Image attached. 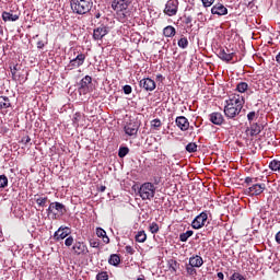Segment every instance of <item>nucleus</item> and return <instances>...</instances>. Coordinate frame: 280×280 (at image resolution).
<instances>
[{"mask_svg":"<svg viewBox=\"0 0 280 280\" xmlns=\"http://www.w3.org/2000/svg\"><path fill=\"white\" fill-rule=\"evenodd\" d=\"M141 89H144V91H154L156 89V82L150 78H144L140 81Z\"/></svg>","mask_w":280,"mask_h":280,"instance_id":"14","label":"nucleus"},{"mask_svg":"<svg viewBox=\"0 0 280 280\" xmlns=\"http://www.w3.org/2000/svg\"><path fill=\"white\" fill-rule=\"evenodd\" d=\"M192 19L191 16H187L185 20L186 25H189V23H191Z\"/></svg>","mask_w":280,"mask_h":280,"instance_id":"54","label":"nucleus"},{"mask_svg":"<svg viewBox=\"0 0 280 280\" xmlns=\"http://www.w3.org/2000/svg\"><path fill=\"white\" fill-rule=\"evenodd\" d=\"M12 103H10V98L8 96H0V109L10 108Z\"/></svg>","mask_w":280,"mask_h":280,"instance_id":"25","label":"nucleus"},{"mask_svg":"<svg viewBox=\"0 0 280 280\" xmlns=\"http://www.w3.org/2000/svg\"><path fill=\"white\" fill-rule=\"evenodd\" d=\"M244 104H246L244 96L235 93L231 94L229 96V100L225 101V106H224L225 117H228V119H235V117H240V114L242 113V108H244Z\"/></svg>","mask_w":280,"mask_h":280,"instance_id":"1","label":"nucleus"},{"mask_svg":"<svg viewBox=\"0 0 280 280\" xmlns=\"http://www.w3.org/2000/svg\"><path fill=\"white\" fill-rule=\"evenodd\" d=\"M178 13V0H168L166 2L164 14L167 16H176Z\"/></svg>","mask_w":280,"mask_h":280,"instance_id":"4","label":"nucleus"},{"mask_svg":"<svg viewBox=\"0 0 280 280\" xmlns=\"http://www.w3.org/2000/svg\"><path fill=\"white\" fill-rule=\"evenodd\" d=\"M68 235H71V229L59 228L58 231L55 232L54 237L57 242H60V240H65Z\"/></svg>","mask_w":280,"mask_h":280,"instance_id":"16","label":"nucleus"},{"mask_svg":"<svg viewBox=\"0 0 280 280\" xmlns=\"http://www.w3.org/2000/svg\"><path fill=\"white\" fill-rule=\"evenodd\" d=\"M235 56V51L224 48L219 51V58L223 60L224 62H231L233 60V57Z\"/></svg>","mask_w":280,"mask_h":280,"instance_id":"13","label":"nucleus"},{"mask_svg":"<svg viewBox=\"0 0 280 280\" xmlns=\"http://www.w3.org/2000/svg\"><path fill=\"white\" fill-rule=\"evenodd\" d=\"M16 71H18L16 66H14V67L11 69L12 75H16Z\"/></svg>","mask_w":280,"mask_h":280,"instance_id":"57","label":"nucleus"},{"mask_svg":"<svg viewBox=\"0 0 280 280\" xmlns=\"http://www.w3.org/2000/svg\"><path fill=\"white\" fill-rule=\"evenodd\" d=\"M70 5L74 14H89L93 8V0H71Z\"/></svg>","mask_w":280,"mask_h":280,"instance_id":"2","label":"nucleus"},{"mask_svg":"<svg viewBox=\"0 0 280 280\" xmlns=\"http://www.w3.org/2000/svg\"><path fill=\"white\" fill-rule=\"evenodd\" d=\"M175 124L183 132L189 130V120L185 116L177 117Z\"/></svg>","mask_w":280,"mask_h":280,"instance_id":"18","label":"nucleus"},{"mask_svg":"<svg viewBox=\"0 0 280 280\" xmlns=\"http://www.w3.org/2000/svg\"><path fill=\"white\" fill-rule=\"evenodd\" d=\"M86 60V55L79 54L74 59H71L68 67L70 69H78V67H82L84 65V61Z\"/></svg>","mask_w":280,"mask_h":280,"instance_id":"9","label":"nucleus"},{"mask_svg":"<svg viewBox=\"0 0 280 280\" xmlns=\"http://www.w3.org/2000/svg\"><path fill=\"white\" fill-rule=\"evenodd\" d=\"M261 130H264V126L259 125V124H253L250 126V137H257V135H259L261 132Z\"/></svg>","mask_w":280,"mask_h":280,"instance_id":"21","label":"nucleus"},{"mask_svg":"<svg viewBox=\"0 0 280 280\" xmlns=\"http://www.w3.org/2000/svg\"><path fill=\"white\" fill-rule=\"evenodd\" d=\"M178 47H180V49H187V47H189V40L187 39V37H182L178 42H177Z\"/></svg>","mask_w":280,"mask_h":280,"instance_id":"30","label":"nucleus"},{"mask_svg":"<svg viewBox=\"0 0 280 280\" xmlns=\"http://www.w3.org/2000/svg\"><path fill=\"white\" fill-rule=\"evenodd\" d=\"M140 125L137 121H130L128 122L124 130L125 133L128 135V137H137V133L139 132Z\"/></svg>","mask_w":280,"mask_h":280,"instance_id":"6","label":"nucleus"},{"mask_svg":"<svg viewBox=\"0 0 280 280\" xmlns=\"http://www.w3.org/2000/svg\"><path fill=\"white\" fill-rule=\"evenodd\" d=\"M255 183H257V178H253V177H246L245 178V184L246 185H255Z\"/></svg>","mask_w":280,"mask_h":280,"instance_id":"44","label":"nucleus"},{"mask_svg":"<svg viewBox=\"0 0 280 280\" xmlns=\"http://www.w3.org/2000/svg\"><path fill=\"white\" fill-rule=\"evenodd\" d=\"M276 242L280 244V231L276 234Z\"/></svg>","mask_w":280,"mask_h":280,"instance_id":"55","label":"nucleus"},{"mask_svg":"<svg viewBox=\"0 0 280 280\" xmlns=\"http://www.w3.org/2000/svg\"><path fill=\"white\" fill-rule=\"evenodd\" d=\"M97 280H108V273L106 272H101L96 276Z\"/></svg>","mask_w":280,"mask_h":280,"instance_id":"45","label":"nucleus"},{"mask_svg":"<svg viewBox=\"0 0 280 280\" xmlns=\"http://www.w3.org/2000/svg\"><path fill=\"white\" fill-rule=\"evenodd\" d=\"M50 209H54V211H56L55 213H60L61 215H65V213H67V209H65V205L58 201L51 202Z\"/></svg>","mask_w":280,"mask_h":280,"instance_id":"19","label":"nucleus"},{"mask_svg":"<svg viewBox=\"0 0 280 280\" xmlns=\"http://www.w3.org/2000/svg\"><path fill=\"white\" fill-rule=\"evenodd\" d=\"M30 141H32V138H30V136H26L22 139V143H25V144L30 143Z\"/></svg>","mask_w":280,"mask_h":280,"instance_id":"52","label":"nucleus"},{"mask_svg":"<svg viewBox=\"0 0 280 280\" xmlns=\"http://www.w3.org/2000/svg\"><path fill=\"white\" fill-rule=\"evenodd\" d=\"M186 150L189 153L198 152V144H196L195 142H190L186 145Z\"/></svg>","mask_w":280,"mask_h":280,"instance_id":"33","label":"nucleus"},{"mask_svg":"<svg viewBox=\"0 0 280 280\" xmlns=\"http://www.w3.org/2000/svg\"><path fill=\"white\" fill-rule=\"evenodd\" d=\"M186 272H187L188 275H190V276H194V275H196V269H195V267H192L191 265H189V266L186 267Z\"/></svg>","mask_w":280,"mask_h":280,"instance_id":"43","label":"nucleus"},{"mask_svg":"<svg viewBox=\"0 0 280 280\" xmlns=\"http://www.w3.org/2000/svg\"><path fill=\"white\" fill-rule=\"evenodd\" d=\"M96 235L97 237L103 238L104 244H108L110 242V238H108V236L106 235V231L102 228L96 229Z\"/></svg>","mask_w":280,"mask_h":280,"instance_id":"23","label":"nucleus"},{"mask_svg":"<svg viewBox=\"0 0 280 280\" xmlns=\"http://www.w3.org/2000/svg\"><path fill=\"white\" fill-rule=\"evenodd\" d=\"M90 246L92 248H100V241H90Z\"/></svg>","mask_w":280,"mask_h":280,"instance_id":"50","label":"nucleus"},{"mask_svg":"<svg viewBox=\"0 0 280 280\" xmlns=\"http://www.w3.org/2000/svg\"><path fill=\"white\" fill-rule=\"evenodd\" d=\"M247 194L249 196H260V194H264L266 191V184H253L246 189Z\"/></svg>","mask_w":280,"mask_h":280,"instance_id":"5","label":"nucleus"},{"mask_svg":"<svg viewBox=\"0 0 280 280\" xmlns=\"http://www.w3.org/2000/svg\"><path fill=\"white\" fill-rule=\"evenodd\" d=\"M37 47L38 49H43L45 47V44H43V42H38Z\"/></svg>","mask_w":280,"mask_h":280,"instance_id":"56","label":"nucleus"},{"mask_svg":"<svg viewBox=\"0 0 280 280\" xmlns=\"http://www.w3.org/2000/svg\"><path fill=\"white\" fill-rule=\"evenodd\" d=\"M156 78H163V75L162 74H158Z\"/></svg>","mask_w":280,"mask_h":280,"instance_id":"61","label":"nucleus"},{"mask_svg":"<svg viewBox=\"0 0 280 280\" xmlns=\"http://www.w3.org/2000/svg\"><path fill=\"white\" fill-rule=\"evenodd\" d=\"M138 194L142 200H152L156 194V187L154 184L147 182L140 186Z\"/></svg>","mask_w":280,"mask_h":280,"instance_id":"3","label":"nucleus"},{"mask_svg":"<svg viewBox=\"0 0 280 280\" xmlns=\"http://www.w3.org/2000/svg\"><path fill=\"white\" fill-rule=\"evenodd\" d=\"M203 8H211L212 3H215V0H201Z\"/></svg>","mask_w":280,"mask_h":280,"instance_id":"40","label":"nucleus"},{"mask_svg":"<svg viewBox=\"0 0 280 280\" xmlns=\"http://www.w3.org/2000/svg\"><path fill=\"white\" fill-rule=\"evenodd\" d=\"M230 280H246L244 276L240 272H234L231 277Z\"/></svg>","mask_w":280,"mask_h":280,"instance_id":"39","label":"nucleus"},{"mask_svg":"<svg viewBox=\"0 0 280 280\" xmlns=\"http://www.w3.org/2000/svg\"><path fill=\"white\" fill-rule=\"evenodd\" d=\"M217 277H218V279L224 280V273L223 272H218Z\"/></svg>","mask_w":280,"mask_h":280,"instance_id":"53","label":"nucleus"},{"mask_svg":"<svg viewBox=\"0 0 280 280\" xmlns=\"http://www.w3.org/2000/svg\"><path fill=\"white\" fill-rule=\"evenodd\" d=\"M245 4L247 5V8H255V0H246Z\"/></svg>","mask_w":280,"mask_h":280,"instance_id":"51","label":"nucleus"},{"mask_svg":"<svg viewBox=\"0 0 280 280\" xmlns=\"http://www.w3.org/2000/svg\"><path fill=\"white\" fill-rule=\"evenodd\" d=\"M8 187V176L0 175V189H5Z\"/></svg>","mask_w":280,"mask_h":280,"instance_id":"34","label":"nucleus"},{"mask_svg":"<svg viewBox=\"0 0 280 280\" xmlns=\"http://www.w3.org/2000/svg\"><path fill=\"white\" fill-rule=\"evenodd\" d=\"M93 82V78L90 75H85L81 81H80V88H79V93H83V95H86L89 93V84Z\"/></svg>","mask_w":280,"mask_h":280,"instance_id":"11","label":"nucleus"},{"mask_svg":"<svg viewBox=\"0 0 280 280\" xmlns=\"http://www.w3.org/2000/svg\"><path fill=\"white\" fill-rule=\"evenodd\" d=\"M72 250L74 255H86V253H89V247H86L84 242H75L72 246Z\"/></svg>","mask_w":280,"mask_h":280,"instance_id":"12","label":"nucleus"},{"mask_svg":"<svg viewBox=\"0 0 280 280\" xmlns=\"http://www.w3.org/2000/svg\"><path fill=\"white\" fill-rule=\"evenodd\" d=\"M151 126L152 128H161L162 124H161V119L156 118V119H153L151 121Z\"/></svg>","mask_w":280,"mask_h":280,"instance_id":"41","label":"nucleus"},{"mask_svg":"<svg viewBox=\"0 0 280 280\" xmlns=\"http://www.w3.org/2000/svg\"><path fill=\"white\" fill-rule=\"evenodd\" d=\"M198 21H200V23H205V21H207V18L202 14V12H199L197 14Z\"/></svg>","mask_w":280,"mask_h":280,"instance_id":"49","label":"nucleus"},{"mask_svg":"<svg viewBox=\"0 0 280 280\" xmlns=\"http://www.w3.org/2000/svg\"><path fill=\"white\" fill-rule=\"evenodd\" d=\"M209 119L211 124H214V126H222V124H224V116L220 112L210 114Z\"/></svg>","mask_w":280,"mask_h":280,"instance_id":"15","label":"nucleus"},{"mask_svg":"<svg viewBox=\"0 0 280 280\" xmlns=\"http://www.w3.org/2000/svg\"><path fill=\"white\" fill-rule=\"evenodd\" d=\"M48 213H54V208H51V203L48 207Z\"/></svg>","mask_w":280,"mask_h":280,"instance_id":"58","label":"nucleus"},{"mask_svg":"<svg viewBox=\"0 0 280 280\" xmlns=\"http://www.w3.org/2000/svg\"><path fill=\"white\" fill-rule=\"evenodd\" d=\"M108 34V27L107 26H98L97 28L94 30L93 32V38L94 40H102L104 36Z\"/></svg>","mask_w":280,"mask_h":280,"instance_id":"17","label":"nucleus"},{"mask_svg":"<svg viewBox=\"0 0 280 280\" xmlns=\"http://www.w3.org/2000/svg\"><path fill=\"white\" fill-rule=\"evenodd\" d=\"M269 168H271L272 172H280V161L279 160H272L269 163Z\"/></svg>","mask_w":280,"mask_h":280,"instance_id":"29","label":"nucleus"},{"mask_svg":"<svg viewBox=\"0 0 280 280\" xmlns=\"http://www.w3.org/2000/svg\"><path fill=\"white\" fill-rule=\"evenodd\" d=\"M130 5V0H113L112 8L115 12H124Z\"/></svg>","mask_w":280,"mask_h":280,"instance_id":"8","label":"nucleus"},{"mask_svg":"<svg viewBox=\"0 0 280 280\" xmlns=\"http://www.w3.org/2000/svg\"><path fill=\"white\" fill-rule=\"evenodd\" d=\"M129 152H130V149L128 147H120L118 150L119 159H124Z\"/></svg>","mask_w":280,"mask_h":280,"instance_id":"32","label":"nucleus"},{"mask_svg":"<svg viewBox=\"0 0 280 280\" xmlns=\"http://www.w3.org/2000/svg\"><path fill=\"white\" fill-rule=\"evenodd\" d=\"M125 250H126V253H127L128 255H135V248H132V246H130V245H127V246L125 247Z\"/></svg>","mask_w":280,"mask_h":280,"instance_id":"48","label":"nucleus"},{"mask_svg":"<svg viewBox=\"0 0 280 280\" xmlns=\"http://www.w3.org/2000/svg\"><path fill=\"white\" fill-rule=\"evenodd\" d=\"M122 91H124L125 95H130V93H132V86H130V85H125V86L122 88Z\"/></svg>","mask_w":280,"mask_h":280,"instance_id":"46","label":"nucleus"},{"mask_svg":"<svg viewBox=\"0 0 280 280\" xmlns=\"http://www.w3.org/2000/svg\"><path fill=\"white\" fill-rule=\"evenodd\" d=\"M257 117H259V115L257 114V112H249V113L247 114V119H248L249 124H250L252 121H255V119H257Z\"/></svg>","mask_w":280,"mask_h":280,"instance_id":"37","label":"nucleus"},{"mask_svg":"<svg viewBox=\"0 0 280 280\" xmlns=\"http://www.w3.org/2000/svg\"><path fill=\"white\" fill-rule=\"evenodd\" d=\"M80 119H82V114L81 113H75L72 121L74 124V126H80Z\"/></svg>","mask_w":280,"mask_h":280,"instance_id":"38","label":"nucleus"},{"mask_svg":"<svg viewBox=\"0 0 280 280\" xmlns=\"http://www.w3.org/2000/svg\"><path fill=\"white\" fill-rule=\"evenodd\" d=\"M108 264H110V266H117L118 264H121V258L119 255L113 254L108 259Z\"/></svg>","mask_w":280,"mask_h":280,"instance_id":"26","label":"nucleus"},{"mask_svg":"<svg viewBox=\"0 0 280 280\" xmlns=\"http://www.w3.org/2000/svg\"><path fill=\"white\" fill-rule=\"evenodd\" d=\"M170 268L171 270H173V272H176V269L178 268V262L176 260H171Z\"/></svg>","mask_w":280,"mask_h":280,"instance_id":"42","label":"nucleus"},{"mask_svg":"<svg viewBox=\"0 0 280 280\" xmlns=\"http://www.w3.org/2000/svg\"><path fill=\"white\" fill-rule=\"evenodd\" d=\"M47 197H39L36 199V205H38V207H45L47 205Z\"/></svg>","mask_w":280,"mask_h":280,"instance_id":"36","label":"nucleus"},{"mask_svg":"<svg viewBox=\"0 0 280 280\" xmlns=\"http://www.w3.org/2000/svg\"><path fill=\"white\" fill-rule=\"evenodd\" d=\"M148 240V234H145V231H139L136 234V242H139L140 244H143Z\"/></svg>","mask_w":280,"mask_h":280,"instance_id":"27","label":"nucleus"},{"mask_svg":"<svg viewBox=\"0 0 280 280\" xmlns=\"http://www.w3.org/2000/svg\"><path fill=\"white\" fill-rule=\"evenodd\" d=\"M100 191L102 192L106 191V186H101Z\"/></svg>","mask_w":280,"mask_h":280,"instance_id":"59","label":"nucleus"},{"mask_svg":"<svg viewBox=\"0 0 280 280\" xmlns=\"http://www.w3.org/2000/svg\"><path fill=\"white\" fill-rule=\"evenodd\" d=\"M191 235H194V231L188 230L185 233H182L179 235V240H180V242H187V240H189V237H191Z\"/></svg>","mask_w":280,"mask_h":280,"instance_id":"31","label":"nucleus"},{"mask_svg":"<svg viewBox=\"0 0 280 280\" xmlns=\"http://www.w3.org/2000/svg\"><path fill=\"white\" fill-rule=\"evenodd\" d=\"M208 218H209V215H207V213L201 212L199 215H197L192 220V222H191L192 229H202V226H205Z\"/></svg>","mask_w":280,"mask_h":280,"instance_id":"7","label":"nucleus"},{"mask_svg":"<svg viewBox=\"0 0 280 280\" xmlns=\"http://www.w3.org/2000/svg\"><path fill=\"white\" fill-rule=\"evenodd\" d=\"M2 21L8 22V21H19V15L18 14H12L10 12H2Z\"/></svg>","mask_w":280,"mask_h":280,"instance_id":"24","label":"nucleus"},{"mask_svg":"<svg viewBox=\"0 0 280 280\" xmlns=\"http://www.w3.org/2000/svg\"><path fill=\"white\" fill-rule=\"evenodd\" d=\"M205 261L202 260V257L200 256H192L189 258V266H192L195 268H200Z\"/></svg>","mask_w":280,"mask_h":280,"instance_id":"20","label":"nucleus"},{"mask_svg":"<svg viewBox=\"0 0 280 280\" xmlns=\"http://www.w3.org/2000/svg\"><path fill=\"white\" fill-rule=\"evenodd\" d=\"M211 14H217V16H226L229 14V9L222 3H217L211 8Z\"/></svg>","mask_w":280,"mask_h":280,"instance_id":"10","label":"nucleus"},{"mask_svg":"<svg viewBox=\"0 0 280 280\" xmlns=\"http://www.w3.org/2000/svg\"><path fill=\"white\" fill-rule=\"evenodd\" d=\"M65 245L68 246V247L73 246V236L67 237L66 241H65Z\"/></svg>","mask_w":280,"mask_h":280,"instance_id":"47","label":"nucleus"},{"mask_svg":"<svg viewBox=\"0 0 280 280\" xmlns=\"http://www.w3.org/2000/svg\"><path fill=\"white\" fill-rule=\"evenodd\" d=\"M236 91L238 93H246V91H248V83L246 82H240L236 85Z\"/></svg>","mask_w":280,"mask_h":280,"instance_id":"28","label":"nucleus"},{"mask_svg":"<svg viewBox=\"0 0 280 280\" xmlns=\"http://www.w3.org/2000/svg\"><path fill=\"white\" fill-rule=\"evenodd\" d=\"M163 34L166 38H172L176 36V28H174L172 25H168L163 30Z\"/></svg>","mask_w":280,"mask_h":280,"instance_id":"22","label":"nucleus"},{"mask_svg":"<svg viewBox=\"0 0 280 280\" xmlns=\"http://www.w3.org/2000/svg\"><path fill=\"white\" fill-rule=\"evenodd\" d=\"M149 230L153 235H156V233H159V223L152 222L149 226Z\"/></svg>","mask_w":280,"mask_h":280,"instance_id":"35","label":"nucleus"},{"mask_svg":"<svg viewBox=\"0 0 280 280\" xmlns=\"http://www.w3.org/2000/svg\"><path fill=\"white\" fill-rule=\"evenodd\" d=\"M100 16H102V14H101L100 12H97V13L95 14V19H100Z\"/></svg>","mask_w":280,"mask_h":280,"instance_id":"60","label":"nucleus"}]
</instances>
